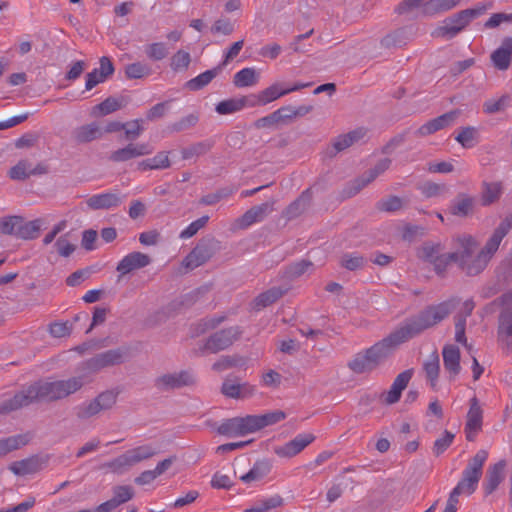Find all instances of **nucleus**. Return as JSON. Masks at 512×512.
I'll use <instances>...</instances> for the list:
<instances>
[{
	"mask_svg": "<svg viewBox=\"0 0 512 512\" xmlns=\"http://www.w3.org/2000/svg\"><path fill=\"white\" fill-rule=\"evenodd\" d=\"M257 81L258 76L254 68H243L233 78L234 85L239 88L253 86Z\"/></svg>",
	"mask_w": 512,
	"mask_h": 512,
	"instance_id": "obj_42",
	"label": "nucleus"
},
{
	"mask_svg": "<svg viewBox=\"0 0 512 512\" xmlns=\"http://www.w3.org/2000/svg\"><path fill=\"white\" fill-rule=\"evenodd\" d=\"M117 397V391L106 390L95 397V400L97 403H99V408L101 411H105L111 409L116 404Z\"/></svg>",
	"mask_w": 512,
	"mask_h": 512,
	"instance_id": "obj_60",
	"label": "nucleus"
},
{
	"mask_svg": "<svg viewBox=\"0 0 512 512\" xmlns=\"http://www.w3.org/2000/svg\"><path fill=\"white\" fill-rule=\"evenodd\" d=\"M29 439L27 435H15L0 440V457L7 455L9 452L19 449L26 445Z\"/></svg>",
	"mask_w": 512,
	"mask_h": 512,
	"instance_id": "obj_40",
	"label": "nucleus"
},
{
	"mask_svg": "<svg viewBox=\"0 0 512 512\" xmlns=\"http://www.w3.org/2000/svg\"><path fill=\"white\" fill-rule=\"evenodd\" d=\"M225 319H226V317L224 315L206 317V318L201 319L196 324L195 335H200V334H203V333L207 332L208 330H212V329L216 328Z\"/></svg>",
	"mask_w": 512,
	"mask_h": 512,
	"instance_id": "obj_54",
	"label": "nucleus"
},
{
	"mask_svg": "<svg viewBox=\"0 0 512 512\" xmlns=\"http://www.w3.org/2000/svg\"><path fill=\"white\" fill-rule=\"evenodd\" d=\"M145 54L151 61H162L168 56L169 50L164 42H153L145 46Z\"/></svg>",
	"mask_w": 512,
	"mask_h": 512,
	"instance_id": "obj_45",
	"label": "nucleus"
},
{
	"mask_svg": "<svg viewBox=\"0 0 512 512\" xmlns=\"http://www.w3.org/2000/svg\"><path fill=\"white\" fill-rule=\"evenodd\" d=\"M86 383L84 375L62 380H40L23 388L1 403L0 412L11 413L35 402H54L79 391Z\"/></svg>",
	"mask_w": 512,
	"mask_h": 512,
	"instance_id": "obj_3",
	"label": "nucleus"
},
{
	"mask_svg": "<svg viewBox=\"0 0 512 512\" xmlns=\"http://www.w3.org/2000/svg\"><path fill=\"white\" fill-rule=\"evenodd\" d=\"M214 143L211 140H205L201 142L194 143L188 147H185L181 150V155L184 160L192 159L193 157H199L208 153Z\"/></svg>",
	"mask_w": 512,
	"mask_h": 512,
	"instance_id": "obj_38",
	"label": "nucleus"
},
{
	"mask_svg": "<svg viewBox=\"0 0 512 512\" xmlns=\"http://www.w3.org/2000/svg\"><path fill=\"white\" fill-rule=\"evenodd\" d=\"M496 273L500 280L506 283L512 281V247L509 254L498 265Z\"/></svg>",
	"mask_w": 512,
	"mask_h": 512,
	"instance_id": "obj_55",
	"label": "nucleus"
},
{
	"mask_svg": "<svg viewBox=\"0 0 512 512\" xmlns=\"http://www.w3.org/2000/svg\"><path fill=\"white\" fill-rule=\"evenodd\" d=\"M511 59H512V56H510L504 50L496 49L491 54V61H492L493 65L498 70H502V71L503 70H507L509 68V66H510Z\"/></svg>",
	"mask_w": 512,
	"mask_h": 512,
	"instance_id": "obj_64",
	"label": "nucleus"
},
{
	"mask_svg": "<svg viewBox=\"0 0 512 512\" xmlns=\"http://www.w3.org/2000/svg\"><path fill=\"white\" fill-rule=\"evenodd\" d=\"M502 193V187L500 183L492 182V183H484L482 194H481V202L483 206L491 205L496 202Z\"/></svg>",
	"mask_w": 512,
	"mask_h": 512,
	"instance_id": "obj_41",
	"label": "nucleus"
},
{
	"mask_svg": "<svg viewBox=\"0 0 512 512\" xmlns=\"http://www.w3.org/2000/svg\"><path fill=\"white\" fill-rule=\"evenodd\" d=\"M124 199L125 196L117 192H106L92 195L86 204L91 210H108L120 206Z\"/></svg>",
	"mask_w": 512,
	"mask_h": 512,
	"instance_id": "obj_20",
	"label": "nucleus"
},
{
	"mask_svg": "<svg viewBox=\"0 0 512 512\" xmlns=\"http://www.w3.org/2000/svg\"><path fill=\"white\" fill-rule=\"evenodd\" d=\"M191 63V55L184 50H178L170 60V67L175 72L185 71Z\"/></svg>",
	"mask_w": 512,
	"mask_h": 512,
	"instance_id": "obj_48",
	"label": "nucleus"
},
{
	"mask_svg": "<svg viewBox=\"0 0 512 512\" xmlns=\"http://www.w3.org/2000/svg\"><path fill=\"white\" fill-rule=\"evenodd\" d=\"M423 370L426 378L430 381L431 387L435 388L440 371V359L437 352H433L423 363Z\"/></svg>",
	"mask_w": 512,
	"mask_h": 512,
	"instance_id": "obj_37",
	"label": "nucleus"
},
{
	"mask_svg": "<svg viewBox=\"0 0 512 512\" xmlns=\"http://www.w3.org/2000/svg\"><path fill=\"white\" fill-rule=\"evenodd\" d=\"M102 136V129L94 122L80 126L74 131V138L79 143H88Z\"/></svg>",
	"mask_w": 512,
	"mask_h": 512,
	"instance_id": "obj_29",
	"label": "nucleus"
},
{
	"mask_svg": "<svg viewBox=\"0 0 512 512\" xmlns=\"http://www.w3.org/2000/svg\"><path fill=\"white\" fill-rule=\"evenodd\" d=\"M460 114L461 112L458 109H454L447 113H444L423 124L421 127L417 129L415 134L417 136L424 137L433 134L439 130H442L446 127H449L458 119Z\"/></svg>",
	"mask_w": 512,
	"mask_h": 512,
	"instance_id": "obj_16",
	"label": "nucleus"
},
{
	"mask_svg": "<svg viewBox=\"0 0 512 512\" xmlns=\"http://www.w3.org/2000/svg\"><path fill=\"white\" fill-rule=\"evenodd\" d=\"M419 190L426 198H433L447 193L448 187L445 184L426 181L419 186Z\"/></svg>",
	"mask_w": 512,
	"mask_h": 512,
	"instance_id": "obj_49",
	"label": "nucleus"
},
{
	"mask_svg": "<svg viewBox=\"0 0 512 512\" xmlns=\"http://www.w3.org/2000/svg\"><path fill=\"white\" fill-rule=\"evenodd\" d=\"M151 261L149 255L139 251L127 254L120 260L116 267L117 272H119L118 281L122 276L148 266Z\"/></svg>",
	"mask_w": 512,
	"mask_h": 512,
	"instance_id": "obj_17",
	"label": "nucleus"
},
{
	"mask_svg": "<svg viewBox=\"0 0 512 512\" xmlns=\"http://www.w3.org/2000/svg\"><path fill=\"white\" fill-rule=\"evenodd\" d=\"M196 378L190 370H181L173 373H165L154 380V386L160 391H169L192 386Z\"/></svg>",
	"mask_w": 512,
	"mask_h": 512,
	"instance_id": "obj_10",
	"label": "nucleus"
},
{
	"mask_svg": "<svg viewBox=\"0 0 512 512\" xmlns=\"http://www.w3.org/2000/svg\"><path fill=\"white\" fill-rule=\"evenodd\" d=\"M77 418L86 420L96 416L101 412L99 403L96 402L95 398L89 402H84L75 408Z\"/></svg>",
	"mask_w": 512,
	"mask_h": 512,
	"instance_id": "obj_47",
	"label": "nucleus"
},
{
	"mask_svg": "<svg viewBox=\"0 0 512 512\" xmlns=\"http://www.w3.org/2000/svg\"><path fill=\"white\" fill-rule=\"evenodd\" d=\"M413 376V369L401 372L393 381L390 390L386 393L385 402L389 405L399 401L402 391L407 387Z\"/></svg>",
	"mask_w": 512,
	"mask_h": 512,
	"instance_id": "obj_23",
	"label": "nucleus"
},
{
	"mask_svg": "<svg viewBox=\"0 0 512 512\" xmlns=\"http://www.w3.org/2000/svg\"><path fill=\"white\" fill-rule=\"evenodd\" d=\"M220 249V243L213 237L202 238L184 258L182 265L193 270L208 262Z\"/></svg>",
	"mask_w": 512,
	"mask_h": 512,
	"instance_id": "obj_6",
	"label": "nucleus"
},
{
	"mask_svg": "<svg viewBox=\"0 0 512 512\" xmlns=\"http://www.w3.org/2000/svg\"><path fill=\"white\" fill-rule=\"evenodd\" d=\"M150 74V67L142 62H134L125 67V75L128 79H141Z\"/></svg>",
	"mask_w": 512,
	"mask_h": 512,
	"instance_id": "obj_51",
	"label": "nucleus"
},
{
	"mask_svg": "<svg viewBox=\"0 0 512 512\" xmlns=\"http://www.w3.org/2000/svg\"><path fill=\"white\" fill-rule=\"evenodd\" d=\"M311 202V193L309 190L304 191L295 201H293L286 209L285 214L289 219L296 218L301 215Z\"/></svg>",
	"mask_w": 512,
	"mask_h": 512,
	"instance_id": "obj_34",
	"label": "nucleus"
},
{
	"mask_svg": "<svg viewBox=\"0 0 512 512\" xmlns=\"http://www.w3.org/2000/svg\"><path fill=\"white\" fill-rule=\"evenodd\" d=\"M286 290H283L280 287H272L265 292L259 294L254 299V306L256 309L265 308L273 303H275L278 299H280Z\"/></svg>",
	"mask_w": 512,
	"mask_h": 512,
	"instance_id": "obj_33",
	"label": "nucleus"
},
{
	"mask_svg": "<svg viewBox=\"0 0 512 512\" xmlns=\"http://www.w3.org/2000/svg\"><path fill=\"white\" fill-rule=\"evenodd\" d=\"M403 201L397 196H388L379 200L376 207L379 211L383 212H395L402 208Z\"/></svg>",
	"mask_w": 512,
	"mask_h": 512,
	"instance_id": "obj_58",
	"label": "nucleus"
},
{
	"mask_svg": "<svg viewBox=\"0 0 512 512\" xmlns=\"http://www.w3.org/2000/svg\"><path fill=\"white\" fill-rule=\"evenodd\" d=\"M461 0H428L423 5V16H433L456 7Z\"/></svg>",
	"mask_w": 512,
	"mask_h": 512,
	"instance_id": "obj_30",
	"label": "nucleus"
},
{
	"mask_svg": "<svg viewBox=\"0 0 512 512\" xmlns=\"http://www.w3.org/2000/svg\"><path fill=\"white\" fill-rule=\"evenodd\" d=\"M217 432L226 437L245 436L253 433L250 416L226 419L217 427Z\"/></svg>",
	"mask_w": 512,
	"mask_h": 512,
	"instance_id": "obj_13",
	"label": "nucleus"
},
{
	"mask_svg": "<svg viewBox=\"0 0 512 512\" xmlns=\"http://www.w3.org/2000/svg\"><path fill=\"white\" fill-rule=\"evenodd\" d=\"M31 162L27 159L20 160L9 171V176L13 180H25L30 177Z\"/></svg>",
	"mask_w": 512,
	"mask_h": 512,
	"instance_id": "obj_57",
	"label": "nucleus"
},
{
	"mask_svg": "<svg viewBox=\"0 0 512 512\" xmlns=\"http://www.w3.org/2000/svg\"><path fill=\"white\" fill-rule=\"evenodd\" d=\"M221 392L229 398L244 399L252 396L255 388L247 382H240L237 377L229 376L224 380Z\"/></svg>",
	"mask_w": 512,
	"mask_h": 512,
	"instance_id": "obj_19",
	"label": "nucleus"
},
{
	"mask_svg": "<svg viewBox=\"0 0 512 512\" xmlns=\"http://www.w3.org/2000/svg\"><path fill=\"white\" fill-rule=\"evenodd\" d=\"M498 301L503 307L499 315L498 338L509 352L512 351V291L503 294Z\"/></svg>",
	"mask_w": 512,
	"mask_h": 512,
	"instance_id": "obj_7",
	"label": "nucleus"
},
{
	"mask_svg": "<svg viewBox=\"0 0 512 512\" xmlns=\"http://www.w3.org/2000/svg\"><path fill=\"white\" fill-rule=\"evenodd\" d=\"M367 129L359 127L346 134L339 135L333 141L334 154L344 151L355 143L360 142L367 135Z\"/></svg>",
	"mask_w": 512,
	"mask_h": 512,
	"instance_id": "obj_24",
	"label": "nucleus"
},
{
	"mask_svg": "<svg viewBox=\"0 0 512 512\" xmlns=\"http://www.w3.org/2000/svg\"><path fill=\"white\" fill-rule=\"evenodd\" d=\"M275 200H269L260 205H256L248 209L238 220V226L242 229L262 222L269 214L274 211Z\"/></svg>",
	"mask_w": 512,
	"mask_h": 512,
	"instance_id": "obj_15",
	"label": "nucleus"
},
{
	"mask_svg": "<svg viewBox=\"0 0 512 512\" xmlns=\"http://www.w3.org/2000/svg\"><path fill=\"white\" fill-rule=\"evenodd\" d=\"M199 121V115L197 113H191L187 116L182 117L171 125L173 132H182L194 127Z\"/></svg>",
	"mask_w": 512,
	"mask_h": 512,
	"instance_id": "obj_62",
	"label": "nucleus"
},
{
	"mask_svg": "<svg viewBox=\"0 0 512 512\" xmlns=\"http://www.w3.org/2000/svg\"><path fill=\"white\" fill-rule=\"evenodd\" d=\"M222 65L206 70L195 78L190 79L185 83V87L190 91H198L207 86L215 77L222 72Z\"/></svg>",
	"mask_w": 512,
	"mask_h": 512,
	"instance_id": "obj_27",
	"label": "nucleus"
},
{
	"mask_svg": "<svg viewBox=\"0 0 512 512\" xmlns=\"http://www.w3.org/2000/svg\"><path fill=\"white\" fill-rule=\"evenodd\" d=\"M511 97L508 94L489 98L483 103V112L488 115L503 113L510 105Z\"/></svg>",
	"mask_w": 512,
	"mask_h": 512,
	"instance_id": "obj_31",
	"label": "nucleus"
},
{
	"mask_svg": "<svg viewBox=\"0 0 512 512\" xmlns=\"http://www.w3.org/2000/svg\"><path fill=\"white\" fill-rule=\"evenodd\" d=\"M504 466V462H498L488 470L485 482L486 494L494 492L502 482Z\"/></svg>",
	"mask_w": 512,
	"mask_h": 512,
	"instance_id": "obj_32",
	"label": "nucleus"
},
{
	"mask_svg": "<svg viewBox=\"0 0 512 512\" xmlns=\"http://www.w3.org/2000/svg\"><path fill=\"white\" fill-rule=\"evenodd\" d=\"M284 499L280 495H273L269 498L260 500L255 506L246 509L245 512H267L271 509L281 507Z\"/></svg>",
	"mask_w": 512,
	"mask_h": 512,
	"instance_id": "obj_44",
	"label": "nucleus"
},
{
	"mask_svg": "<svg viewBox=\"0 0 512 512\" xmlns=\"http://www.w3.org/2000/svg\"><path fill=\"white\" fill-rule=\"evenodd\" d=\"M445 370L450 374V379H454L460 372V350L455 345H446L442 351Z\"/></svg>",
	"mask_w": 512,
	"mask_h": 512,
	"instance_id": "obj_25",
	"label": "nucleus"
},
{
	"mask_svg": "<svg viewBox=\"0 0 512 512\" xmlns=\"http://www.w3.org/2000/svg\"><path fill=\"white\" fill-rule=\"evenodd\" d=\"M391 159L383 158L379 160L375 166L368 171H366L362 176L355 179L344 189V196L347 198L355 196L359 193L364 187L373 182L378 176L387 171L391 166Z\"/></svg>",
	"mask_w": 512,
	"mask_h": 512,
	"instance_id": "obj_9",
	"label": "nucleus"
},
{
	"mask_svg": "<svg viewBox=\"0 0 512 512\" xmlns=\"http://www.w3.org/2000/svg\"><path fill=\"white\" fill-rule=\"evenodd\" d=\"M458 303V299L451 298L439 304L427 306L417 315L406 319L387 337L378 341L373 346L356 353L347 363V367L355 374L372 372L397 346L447 318L454 311Z\"/></svg>",
	"mask_w": 512,
	"mask_h": 512,
	"instance_id": "obj_1",
	"label": "nucleus"
},
{
	"mask_svg": "<svg viewBox=\"0 0 512 512\" xmlns=\"http://www.w3.org/2000/svg\"><path fill=\"white\" fill-rule=\"evenodd\" d=\"M209 221V216L205 215L200 217L199 219L190 223L184 230H182L179 234L181 239H189L197 234V232L206 226Z\"/></svg>",
	"mask_w": 512,
	"mask_h": 512,
	"instance_id": "obj_61",
	"label": "nucleus"
},
{
	"mask_svg": "<svg viewBox=\"0 0 512 512\" xmlns=\"http://www.w3.org/2000/svg\"><path fill=\"white\" fill-rule=\"evenodd\" d=\"M153 148L147 143H128L109 155V160L114 163H122L134 158L146 156L152 153Z\"/></svg>",
	"mask_w": 512,
	"mask_h": 512,
	"instance_id": "obj_14",
	"label": "nucleus"
},
{
	"mask_svg": "<svg viewBox=\"0 0 512 512\" xmlns=\"http://www.w3.org/2000/svg\"><path fill=\"white\" fill-rule=\"evenodd\" d=\"M215 110L220 115L236 113V112L242 110L240 99L239 98H231V99L223 100L216 105Z\"/></svg>",
	"mask_w": 512,
	"mask_h": 512,
	"instance_id": "obj_59",
	"label": "nucleus"
},
{
	"mask_svg": "<svg viewBox=\"0 0 512 512\" xmlns=\"http://www.w3.org/2000/svg\"><path fill=\"white\" fill-rule=\"evenodd\" d=\"M156 455V450L151 445H142L130 449L108 463V467L116 473L122 472L126 467H131Z\"/></svg>",
	"mask_w": 512,
	"mask_h": 512,
	"instance_id": "obj_8",
	"label": "nucleus"
},
{
	"mask_svg": "<svg viewBox=\"0 0 512 512\" xmlns=\"http://www.w3.org/2000/svg\"><path fill=\"white\" fill-rule=\"evenodd\" d=\"M125 351L123 349H111L96 354L94 357L83 363L85 370L96 373L103 368L118 365L124 361Z\"/></svg>",
	"mask_w": 512,
	"mask_h": 512,
	"instance_id": "obj_12",
	"label": "nucleus"
},
{
	"mask_svg": "<svg viewBox=\"0 0 512 512\" xmlns=\"http://www.w3.org/2000/svg\"><path fill=\"white\" fill-rule=\"evenodd\" d=\"M426 234V228L421 225L405 224L402 229V239L409 243L422 238Z\"/></svg>",
	"mask_w": 512,
	"mask_h": 512,
	"instance_id": "obj_56",
	"label": "nucleus"
},
{
	"mask_svg": "<svg viewBox=\"0 0 512 512\" xmlns=\"http://www.w3.org/2000/svg\"><path fill=\"white\" fill-rule=\"evenodd\" d=\"M41 468V463L38 457H30L20 461H15L10 464L9 469L15 475L25 476L34 474Z\"/></svg>",
	"mask_w": 512,
	"mask_h": 512,
	"instance_id": "obj_28",
	"label": "nucleus"
},
{
	"mask_svg": "<svg viewBox=\"0 0 512 512\" xmlns=\"http://www.w3.org/2000/svg\"><path fill=\"white\" fill-rule=\"evenodd\" d=\"M454 438V433L445 430L443 434L435 440L432 447L433 454L437 457L443 454L451 446Z\"/></svg>",
	"mask_w": 512,
	"mask_h": 512,
	"instance_id": "obj_52",
	"label": "nucleus"
},
{
	"mask_svg": "<svg viewBox=\"0 0 512 512\" xmlns=\"http://www.w3.org/2000/svg\"><path fill=\"white\" fill-rule=\"evenodd\" d=\"M488 457L486 450H479L473 458L468 461L462 472V477L453 488L454 494L471 495L476 490L483 473V466Z\"/></svg>",
	"mask_w": 512,
	"mask_h": 512,
	"instance_id": "obj_5",
	"label": "nucleus"
},
{
	"mask_svg": "<svg viewBox=\"0 0 512 512\" xmlns=\"http://www.w3.org/2000/svg\"><path fill=\"white\" fill-rule=\"evenodd\" d=\"M476 199L467 193H458L450 202L448 211L451 215L467 218L471 216L475 209Z\"/></svg>",
	"mask_w": 512,
	"mask_h": 512,
	"instance_id": "obj_22",
	"label": "nucleus"
},
{
	"mask_svg": "<svg viewBox=\"0 0 512 512\" xmlns=\"http://www.w3.org/2000/svg\"><path fill=\"white\" fill-rule=\"evenodd\" d=\"M512 227V215L500 222L485 245L479 250L478 240L471 234H456L451 239L454 263L466 276L473 277L481 274L488 266L494 254L499 249L503 238Z\"/></svg>",
	"mask_w": 512,
	"mask_h": 512,
	"instance_id": "obj_2",
	"label": "nucleus"
},
{
	"mask_svg": "<svg viewBox=\"0 0 512 512\" xmlns=\"http://www.w3.org/2000/svg\"><path fill=\"white\" fill-rule=\"evenodd\" d=\"M123 106L124 103L122 100L116 99L114 97H108L100 104L94 106L91 114L95 117L105 116L121 109Z\"/></svg>",
	"mask_w": 512,
	"mask_h": 512,
	"instance_id": "obj_39",
	"label": "nucleus"
},
{
	"mask_svg": "<svg viewBox=\"0 0 512 512\" xmlns=\"http://www.w3.org/2000/svg\"><path fill=\"white\" fill-rule=\"evenodd\" d=\"M242 334L239 326H232L212 334L205 342L204 348L217 353L230 347Z\"/></svg>",
	"mask_w": 512,
	"mask_h": 512,
	"instance_id": "obj_11",
	"label": "nucleus"
},
{
	"mask_svg": "<svg viewBox=\"0 0 512 512\" xmlns=\"http://www.w3.org/2000/svg\"><path fill=\"white\" fill-rule=\"evenodd\" d=\"M253 433L267 426L274 425L285 419L286 414L281 410L271 411L262 415H249Z\"/></svg>",
	"mask_w": 512,
	"mask_h": 512,
	"instance_id": "obj_26",
	"label": "nucleus"
},
{
	"mask_svg": "<svg viewBox=\"0 0 512 512\" xmlns=\"http://www.w3.org/2000/svg\"><path fill=\"white\" fill-rule=\"evenodd\" d=\"M477 138V129L472 126L463 127L460 129L455 140L464 148H471L475 145Z\"/></svg>",
	"mask_w": 512,
	"mask_h": 512,
	"instance_id": "obj_50",
	"label": "nucleus"
},
{
	"mask_svg": "<svg viewBox=\"0 0 512 512\" xmlns=\"http://www.w3.org/2000/svg\"><path fill=\"white\" fill-rule=\"evenodd\" d=\"M315 440V436L311 433L298 434L295 438L282 446L274 448L276 455L282 458H291Z\"/></svg>",
	"mask_w": 512,
	"mask_h": 512,
	"instance_id": "obj_18",
	"label": "nucleus"
},
{
	"mask_svg": "<svg viewBox=\"0 0 512 512\" xmlns=\"http://www.w3.org/2000/svg\"><path fill=\"white\" fill-rule=\"evenodd\" d=\"M271 470V463L268 460L257 461L249 472L241 476V480L245 483L258 481L264 478Z\"/></svg>",
	"mask_w": 512,
	"mask_h": 512,
	"instance_id": "obj_36",
	"label": "nucleus"
},
{
	"mask_svg": "<svg viewBox=\"0 0 512 512\" xmlns=\"http://www.w3.org/2000/svg\"><path fill=\"white\" fill-rule=\"evenodd\" d=\"M444 248L440 243L426 242L418 249V257L432 264Z\"/></svg>",
	"mask_w": 512,
	"mask_h": 512,
	"instance_id": "obj_43",
	"label": "nucleus"
},
{
	"mask_svg": "<svg viewBox=\"0 0 512 512\" xmlns=\"http://www.w3.org/2000/svg\"><path fill=\"white\" fill-rule=\"evenodd\" d=\"M482 427V409L479 405L478 399L473 397L470 400V408L467 413V421L465 425L466 439L474 441L476 434Z\"/></svg>",
	"mask_w": 512,
	"mask_h": 512,
	"instance_id": "obj_21",
	"label": "nucleus"
},
{
	"mask_svg": "<svg viewBox=\"0 0 512 512\" xmlns=\"http://www.w3.org/2000/svg\"><path fill=\"white\" fill-rule=\"evenodd\" d=\"M41 226V219L25 221L24 218L21 217V224H19L17 238L24 240L34 239L38 236Z\"/></svg>",
	"mask_w": 512,
	"mask_h": 512,
	"instance_id": "obj_35",
	"label": "nucleus"
},
{
	"mask_svg": "<svg viewBox=\"0 0 512 512\" xmlns=\"http://www.w3.org/2000/svg\"><path fill=\"white\" fill-rule=\"evenodd\" d=\"M287 94L288 91L282 88L281 84L275 83L260 92L261 102L263 105H267Z\"/></svg>",
	"mask_w": 512,
	"mask_h": 512,
	"instance_id": "obj_46",
	"label": "nucleus"
},
{
	"mask_svg": "<svg viewBox=\"0 0 512 512\" xmlns=\"http://www.w3.org/2000/svg\"><path fill=\"white\" fill-rule=\"evenodd\" d=\"M313 269V263L308 260H301L299 262L291 264L287 268L288 277L295 279L302 276L304 273L309 272Z\"/></svg>",
	"mask_w": 512,
	"mask_h": 512,
	"instance_id": "obj_63",
	"label": "nucleus"
},
{
	"mask_svg": "<svg viewBox=\"0 0 512 512\" xmlns=\"http://www.w3.org/2000/svg\"><path fill=\"white\" fill-rule=\"evenodd\" d=\"M21 216H6L0 219V232L17 237Z\"/></svg>",
	"mask_w": 512,
	"mask_h": 512,
	"instance_id": "obj_53",
	"label": "nucleus"
},
{
	"mask_svg": "<svg viewBox=\"0 0 512 512\" xmlns=\"http://www.w3.org/2000/svg\"><path fill=\"white\" fill-rule=\"evenodd\" d=\"M493 7L492 2L477 3L474 7L461 10L447 18L435 31L436 36L453 38L462 32L474 19Z\"/></svg>",
	"mask_w": 512,
	"mask_h": 512,
	"instance_id": "obj_4",
	"label": "nucleus"
}]
</instances>
